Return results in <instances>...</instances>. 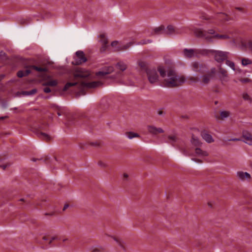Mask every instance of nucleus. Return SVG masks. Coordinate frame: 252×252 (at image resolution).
<instances>
[{
    "label": "nucleus",
    "mask_w": 252,
    "mask_h": 252,
    "mask_svg": "<svg viewBox=\"0 0 252 252\" xmlns=\"http://www.w3.org/2000/svg\"><path fill=\"white\" fill-rule=\"evenodd\" d=\"M114 240L118 244V245L122 249H125L124 243V242L120 239L117 238H114Z\"/></svg>",
    "instance_id": "e433bc0d"
},
{
    "label": "nucleus",
    "mask_w": 252,
    "mask_h": 252,
    "mask_svg": "<svg viewBox=\"0 0 252 252\" xmlns=\"http://www.w3.org/2000/svg\"><path fill=\"white\" fill-rule=\"evenodd\" d=\"M154 32L155 33L157 34H160L162 33L164 34V26H160L154 29Z\"/></svg>",
    "instance_id": "7c9ffc66"
},
{
    "label": "nucleus",
    "mask_w": 252,
    "mask_h": 252,
    "mask_svg": "<svg viewBox=\"0 0 252 252\" xmlns=\"http://www.w3.org/2000/svg\"><path fill=\"white\" fill-rule=\"evenodd\" d=\"M195 155L200 157H205L208 156V153L207 151H203L199 148H196L195 150Z\"/></svg>",
    "instance_id": "6ab92c4d"
},
{
    "label": "nucleus",
    "mask_w": 252,
    "mask_h": 252,
    "mask_svg": "<svg viewBox=\"0 0 252 252\" xmlns=\"http://www.w3.org/2000/svg\"><path fill=\"white\" fill-rule=\"evenodd\" d=\"M220 36H221V34H219V33L216 32L215 34L213 37V38H216V39H220Z\"/></svg>",
    "instance_id": "79ce46f5"
},
{
    "label": "nucleus",
    "mask_w": 252,
    "mask_h": 252,
    "mask_svg": "<svg viewBox=\"0 0 252 252\" xmlns=\"http://www.w3.org/2000/svg\"><path fill=\"white\" fill-rule=\"evenodd\" d=\"M31 73L30 69L27 68L25 70H20L17 72V76L20 77H23L25 76L28 75Z\"/></svg>",
    "instance_id": "4be33fe9"
},
{
    "label": "nucleus",
    "mask_w": 252,
    "mask_h": 252,
    "mask_svg": "<svg viewBox=\"0 0 252 252\" xmlns=\"http://www.w3.org/2000/svg\"><path fill=\"white\" fill-rule=\"evenodd\" d=\"M168 143H170L171 144H173L177 140V138L175 136H169L168 137Z\"/></svg>",
    "instance_id": "c9c22d12"
},
{
    "label": "nucleus",
    "mask_w": 252,
    "mask_h": 252,
    "mask_svg": "<svg viewBox=\"0 0 252 252\" xmlns=\"http://www.w3.org/2000/svg\"><path fill=\"white\" fill-rule=\"evenodd\" d=\"M216 74V69L215 67H212L210 70H207V71L199 77L198 75L190 76L188 77V79L191 83H199L201 85H207L215 77Z\"/></svg>",
    "instance_id": "f03ea898"
},
{
    "label": "nucleus",
    "mask_w": 252,
    "mask_h": 252,
    "mask_svg": "<svg viewBox=\"0 0 252 252\" xmlns=\"http://www.w3.org/2000/svg\"><path fill=\"white\" fill-rule=\"evenodd\" d=\"M22 94L24 95H29V91H23L22 92Z\"/></svg>",
    "instance_id": "de8ad7c7"
},
{
    "label": "nucleus",
    "mask_w": 252,
    "mask_h": 252,
    "mask_svg": "<svg viewBox=\"0 0 252 252\" xmlns=\"http://www.w3.org/2000/svg\"><path fill=\"white\" fill-rule=\"evenodd\" d=\"M215 5H216V6L217 7H219V5H218V3H215Z\"/></svg>",
    "instance_id": "13d9d810"
},
{
    "label": "nucleus",
    "mask_w": 252,
    "mask_h": 252,
    "mask_svg": "<svg viewBox=\"0 0 252 252\" xmlns=\"http://www.w3.org/2000/svg\"><path fill=\"white\" fill-rule=\"evenodd\" d=\"M158 114L160 116L162 115L163 114V112L161 110H158Z\"/></svg>",
    "instance_id": "09e8293b"
},
{
    "label": "nucleus",
    "mask_w": 252,
    "mask_h": 252,
    "mask_svg": "<svg viewBox=\"0 0 252 252\" xmlns=\"http://www.w3.org/2000/svg\"><path fill=\"white\" fill-rule=\"evenodd\" d=\"M37 92V90L36 89H33L31 91H29V95H32L35 94Z\"/></svg>",
    "instance_id": "a19ab883"
},
{
    "label": "nucleus",
    "mask_w": 252,
    "mask_h": 252,
    "mask_svg": "<svg viewBox=\"0 0 252 252\" xmlns=\"http://www.w3.org/2000/svg\"><path fill=\"white\" fill-rule=\"evenodd\" d=\"M37 134L40 138H42L43 140H50L51 139L50 136L47 134V133L40 132H38Z\"/></svg>",
    "instance_id": "a878e982"
},
{
    "label": "nucleus",
    "mask_w": 252,
    "mask_h": 252,
    "mask_svg": "<svg viewBox=\"0 0 252 252\" xmlns=\"http://www.w3.org/2000/svg\"><path fill=\"white\" fill-rule=\"evenodd\" d=\"M148 132L153 134L157 135L158 133L164 132V130L161 127H157L154 126H147Z\"/></svg>",
    "instance_id": "4468645a"
},
{
    "label": "nucleus",
    "mask_w": 252,
    "mask_h": 252,
    "mask_svg": "<svg viewBox=\"0 0 252 252\" xmlns=\"http://www.w3.org/2000/svg\"><path fill=\"white\" fill-rule=\"evenodd\" d=\"M9 164L8 163L5 164L4 165H1L0 167L2 168L3 170L5 169L7 167L9 166Z\"/></svg>",
    "instance_id": "a18cd8bd"
},
{
    "label": "nucleus",
    "mask_w": 252,
    "mask_h": 252,
    "mask_svg": "<svg viewBox=\"0 0 252 252\" xmlns=\"http://www.w3.org/2000/svg\"><path fill=\"white\" fill-rule=\"evenodd\" d=\"M116 68L119 70L120 71H117L116 74V77L120 76L122 75V72L125 71L127 68V65L123 62H120L116 64Z\"/></svg>",
    "instance_id": "ddd939ff"
},
{
    "label": "nucleus",
    "mask_w": 252,
    "mask_h": 252,
    "mask_svg": "<svg viewBox=\"0 0 252 252\" xmlns=\"http://www.w3.org/2000/svg\"><path fill=\"white\" fill-rule=\"evenodd\" d=\"M200 18L205 20H210V23L218 26L220 25L221 23L229 20L228 16L223 12L214 13V14L211 16L203 13L200 16Z\"/></svg>",
    "instance_id": "20e7f679"
},
{
    "label": "nucleus",
    "mask_w": 252,
    "mask_h": 252,
    "mask_svg": "<svg viewBox=\"0 0 252 252\" xmlns=\"http://www.w3.org/2000/svg\"><path fill=\"white\" fill-rule=\"evenodd\" d=\"M231 37L227 34H221L220 39L221 40H227L230 39Z\"/></svg>",
    "instance_id": "4c0bfd02"
},
{
    "label": "nucleus",
    "mask_w": 252,
    "mask_h": 252,
    "mask_svg": "<svg viewBox=\"0 0 252 252\" xmlns=\"http://www.w3.org/2000/svg\"><path fill=\"white\" fill-rule=\"evenodd\" d=\"M180 32L172 26L169 25L166 28L164 27L165 34L172 35L179 34Z\"/></svg>",
    "instance_id": "2eb2a0df"
},
{
    "label": "nucleus",
    "mask_w": 252,
    "mask_h": 252,
    "mask_svg": "<svg viewBox=\"0 0 252 252\" xmlns=\"http://www.w3.org/2000/svg\"><path fill=\"white\" fill-rule=\"evenodd\" d=\"M130 85H132L133 84L132 83L129 84Z\"/></svg>",
    "instance_id": "052dcab7"
},
{
    "label": "nucleus",
    "mask_w": 252,
    "mask_h": 252,
    "mask_svg": "<svg viewBox=\"0 0 252 252\" xmlns=\"http://www.w3.org/2000/svg\"><path fill=\"white\" fill-rule=\"evenodd\" d=\"M214 29H211L207 31H204L201 29L196 28L194 30V33L198 37H201L205 39L208 41H213V37L216 33Z\"/></svg>",
    "instance_id": "39448f33"
},
{
    "label": "nucleus",
    "mask_w": 252,
    "mask_h": 252,
    "mask_svg": "<svg viewBox=\"0 0 252 252\" xmlns=\"http://www.w3.org/2000/svg\"><path fill=\"white\" fill-rule=\"evenodd\" d=\"M152 41L151 40L148 39V40H143L141 42L140 44H145L149 43H151Z\"/></svg>",
    "instance_id": "ea45409f"
},
{
    "label": "nucleus",
    "mask_w": 252,
    "mask_h": 252,
    "mask_svg": "<svg viewBox=\"0 0 252 252\" xmlns=\"http://www.w3.org/2000/svg\"><path fill=\"white\" fill-rule=\"evenodd\" d=\"M184 54L186 57L190 58L194 56L195 51L193 49H185Z\"/></svg>",
    "instance_id": "412c9836"
},
{
    "label": "nucleus",
    "mask_w": 252,
    "mask_h": 252,
    "mask_svg": "<svg viewBox=\"0 0 252 252\" xmlns=\"http://www.w3.org/2000/svg\"><path fill=\"white\" fill-rule=\"evenodd\" d=\"M69 205L68 204H65L63 208V210H65L66 209H67Z\"/></svg>",
    "instance_id": "8fccbe9b"
},
{
    "label": "nucleus",
    "mask_w": 252,
    "mask_h": 252,
    "mask_svg": "<svg viewBox=\"0 0 252 252\" xmlns=\"http://www.w3.org/2000/svg\"><path fill=\"white\" fill-rule=\"evenodd\" d=\"M230 116V112L228 111L223 110L220 112V116L221 120H225Z\"/></svg>",
    "instance_id": "393cba45"
},
{
    "label": "nucleus",
    "mask_w": 252,
    "mask_h": 252,
    "mask_svg": "<svg viewBox=\"0 0 252 252\" xmlns=\"http://www.w3.org/2000/svg\"><path fill=\"white\" fill-rule=\"evenodd\" d=\"M124 177L126 179L128 177V175L127 174H124Z\"/></svg>",
    "instance_id": "3c124183"
},
{
    "label": "nucleus",
    "mask_w": 252,
    "mask_h": 252,
    "mask_svg": "<svg viewBox=\"0 0 252 252\" xmlns=\"http://www.w3.org/2000/svg\"><path fill=\"white\" fill-rule=\"evenodd\" d=\"M42 239L44 241H48L49 244H51L52 242L55 240H59V238L57 236H53L50 238H49L48 237L45 236L43 237Z\"/></svg>",
    "instance_id": "cd10ccee"
},
{
    "label": "nucleus",
    "mask_w": 252,
    "mask_h": 252,
    "mask_svg": "<svg viewBox=\"0 0 252 252\" xmlns=\"http://www.w3.org/2000/svg\"><path fill=\"white\" fill-rule=\"evenodd\" d=\"M57 114L59 116L63 115L64 114V110L63 108H59L58 109Z\"/></svg>",
    "instance_id": "58836bf2"
},
{
    "label": "nucleus",
    "mask_w": 252,
    "mask_h": 252,
    "mask_svg": "<svg viewBox=\"0 0 252 252\" xmlns=\"http://www.w3.org/2000/svg\"><path fill=\"white\" fill-rule=\"evenodd\" d=\"M74 76L75 78H86L91 76V74L88 70L84 68H78L75 70Z\"/></svg>",
    "instance_id": "9d476101"
},
{
    "label": "nucleus",
    "mask_w": 252,
    "mask_h": 252,
    "mask_svg": "<svg viewBox=\"0 0 252 252\" xmlns=\"http://www.w3.org/2000/svg\"><path fill=\"white\" fill-rule=\"evenodd\" d=\"M37 134L40 138H42L43 140H50L51 139L50 136L47 134V133L40 132H38Z\"/></svg>",
    "instance_id": "bb28decb"
},
{
    "label": "nucleus",
    "mask_w": 252,
    "mask_h": 252,
    "mask_svg": "<svg viewBox=\"0 0 252 252\" xmlns=\"http://www.w3.org/2000/svg\"><path fill=\"white\" fill-rule=\"evenodd\" d=\"M241 63L242 65L245 66L251 64L252 63V61L248 58H243L242 59Z\"/></svg>",
    "instance_id": "2f4dec72"
},
{
    "label": "nucleus",
    "mask_w": 252,
    "mask_h": 252,
    "mask_svg": "<svg viewBox=\"0 0 252 252\" xmlns=\"http://www.w3.org/2000/svg\"><path fill=\"white\" fill-rule=\"evenodd\" d=\"M237 177L241 180L246 179H249L251 178V175L247 172H244L242 171L238 172L237 173Z\"/></svg>",
    "instance_id": "a211bd4d"
},
{
    "label": "nucleus",
    "mask_w": 252,
    "mask_h": 252,
    "mask_svg": "<svg viewBox=\"0 0 252 252\" xmlns=\"http://www.w3.org/2000/svg\"><path fill=\"white\" fill-rule=\"evenodd\" d=\"M232 140H233V141H237V140H238V139H237V138H234V139H232Z\"/></svg>",
    "instance_id": "5fc2aeb1"
},
{
    "label": "nucleus",
    "mask_w": 252,
    "mask_h": 252,
    "mask_svg": "<svg viewBox=\"0 0 252 252\" xmlns=\"http://www.w3.org/2000/svg\"><path fill=\"white\" fill-rule=\"evenodd\" d=\"M4 118H5V117H0V119L2 120V119H4Z\"/></svg>",
    "instance_id": "4d7b16f0"
},
{
    "label": "nucleus",
    "mask_w": 252,
    "mask_h": 252,
    "mask_svg": "<svg viewBox=\"0 0 252 252\" xmlns=\"http://www.w3.org/2000/svg\"><path fill=\"white\" fill-rule=\"evenodd\" d=\"M226 64L229 66L233 70L235 71L236 70L235 69V65L234 62L226 60L225 62Z\"/></svg>",
    "instance_id": "473e14b6"
},
{
    "label": "nucleus",
    "mask_w": 252,
    "mask_h": 252,
    "mask_svg": "<svg viewBox=\"0 0 252 252\" xmlns=\"http://www.w3.org/2000/svg\"><path fill=\"white\" fill-rule=\"evenodd\" d=\"M131 43L130 42L126 45H120L117 41H114L111 43V46L114 48L115 51H119L125 50L128 48Z\"/></svg>",
    "instance_id": "9b49d317"
},
{
    "label": "nucleus",
    "mask_w": 252,
    "mask_h": 252,
    "mask_svg": "<svg viewBox=\"0 0 252 252\" xmlns=\"http://www.w3.org/2000/svg\"><path fill=\"white\" fill-rule=\"evenodd\" d=\"M191 143L193 145L196 147L200 146L202 144V143L200 140L197 137L194 136H192L191 140Z\"/></svg>",
    "instance_id": "b1692460"
},
{
    "label": "nucleus",
    "mask_w": 252,
    "mask_h": 252,
    "mask_svg": "<svg viewBox=\"0 0 252 252\" xmlns=\"http://www.w3.org/2000/svg\"><path fill=\"white\" fill-rule=\"evenodd\" d=\"M248 48L252 50V41H250L248 43Z\"/></svg>",
    "instance_id": "49530a36"
},
{
    "label": "nucleus",
    "mask_w": 252,
    "mask_h": 252,
    "mask_svg": "<svg viewBox=\"0 0 252 252\" xmlns=\"http://www.w3.org/2000/svg\"><path fill=\"white\" fill-rule=\"evenodd\" d=\"M243 98L249 103H251L252 98L247 93H244L242 95Z\"/></svg>",
    "instance_id": "f704fd0d"
},
{
    "label": "nucleus",
    "mask_w": 252,
    "mask_h": 252,
    "mask_svg": "<svg viewBox=\"0 0 252 252\" xmlns=\"http://www.w3.org/2000/svg\"><path fill=\"white\" fill-rule=\"evenodd\" d=\"M219 76L222 80H226V79L228 76L227 71L223 68H220Z\"/></svg>",
    "instance_id": "aec40b11"
},
{
    "label": "nucleus",
    "mask_w": 252,
    "mask_h": 252,
    "mask_svg": "<svg viewBox=\"0 0 252 252\" xmlns=\"http://www.w3.org/2000/svg\"><path fill=\"white\" fill-rule=\"evenodd\" d=\"M87 61V59L85 57L84 53L82 51H78L75 53V56L74 57V60L72 63L74 64H80L84 63Z\"/></svg>",
    "instance_id": "6e6552de"
},
{
    "label": "nucleus",
    "mask_w": 252,
    "mask_h": 252,
    "mask_svg": "<svg viewBox=\"0 0 252 252\" xmlns=\"http://www.w3.org/2000/svg\"><path fill=\"white\" fill-rule=\"evenodd\" d=\"M125 135L129 139H131L135 137H139L140 136L137 133L133 132H126Z\"/></svg>",
    "instance_id": "c756f323"
},
{
    "label": "nucleus",
    "mask_w": 252,
    "mask_h": 252,
    "mask_svg": "<svg viewBox=\"0 0 252 252\" xmlns=\"http://www.w3.org/2000/svg\"><path fill=\"white\" fill-rule=\"evenodd\" d=\"M215 60L218 63H221L226 60L229 52H223L221 51H213Z\"/></svg>",
    "instance_id": "1a4fd4ad"
},
{
    "label": "nucleus",
    "mask_w": 252,
    "mask_h": 252,
    "mask_svg": "<svg viewBox=\"0 0 252 252\" xmlns=\"http://www.w3.org/2000/svg\"><path fill=\"white\" fill-rule=\"evenodd\" d=\"M100 38H101V39H100V41L101 42L102 45L101 50L102 51H104L106 48V45L107 44V38L105 37V36L103 35H101Z\"/></svg>",
    "instance_id": "5701e85b"
},
{
    "label": "nucleus",
    "mask_w": 252,
    "mask_h": 252,
    "mask_svg": "<svg viewBox=\"0 0 252 252\" xmlns=\"http://www.w3.org/2000/svg\"><path fill=\"white\" fill-rule=\"evenodd\" d=\"M68 239L67 238H66V239H63V242H66V241H68Z\"/></svg>",
    "instance_id": "864d4df0"
},
{
    "label": "nucleus",
    "mask_w": 252,
    "mask_h": 252,
    "mask_svg": "<svg viewBox=\"0 0 252 252\" xmlns=\"http://www.w3.org/2000/svg\"><path fill=\"white\" fill-rule=\"evenodd\" d=\"M58 84L57 80H50L43 84V86H56Z\"/></svg>",
    "instance_id": "c85d7f7f"
},
{
    "label": "nucleus",
    "mask_w": 252,
    "mask_h": 252,
    "mask_svg": "<svg viewBox=\"0 0 252 252\" xmlns=\"http://www.w3.org/2000/svg\"><path fill=\"white\" fill-rule=\"evenodd\" d=\"M158 71L162 80L161 86L167 87H177L186 82V78L183 76L178 75L172 69L166 71L162 66L158 67Z\"/></svg>",
    "instance_id": "f257e3e1"
},
{
    "label": "nucleus",
    "mask_w": 252,
    "mask_h": 252,
    "mask_svg": "<svg viewBox=\"0 0 252 252\" xmlns=\"http://www.w3.org/2000/svg\"><path fill=\"white\" fill-rule=\"evenodd\" d=\"M243 137L245 143L249 145H252V135L249 132L243 133Z\"/></svg>",
    "instance_id": "f3484780"
},
{
    "label": "nucleus",
    "mask_w": 252,
    "mask_h": 252,
    "mask_svg": "<svg viewBox=\"0 0 252 252\" xmlns=\"http://www.w3.org/2000/svg\"><path fill=\"white\" fill-rule=\"evenodd\" d=\"M114 71V67L112 66H107L104 67L101 71L96 73L97 76H104L106 74H110Z\"/></svg>",
    "instance_id": "f8f14e48"
},
{
    "label": "nucleus",
    "mask_w": 252,
    "mask_h": 252,
    "mask_svg": "<svg viewBox=\"0 0 252 252\" xmlns=\"http://www.w3.org/2000/svg\"><path fill=\"white\" fill-rule=\"evenodd\" d=\"M101 85L102 83L99 81H94L89 83L81 82V83H78L77 82H68L65 84L63 90L65 91L70 87L77 85L80 90L77 92L76 95L77 96H79L81 95L85 94V93L84 92L85 89L95 88L101 86Z\"/></svg>",
    "instance_id": "7ed1b4c3"
},
{
    "label": "nucleus",
    "mask_w": 252,
    "mask_h": 252,
    "mask_svg": "<svg viewBox=\"0 0 252 252\" xmlns=\"http://www.w3.org/2000/svg\"><path fill=\"white\" fill-rule=\"evenodd\" d=\"M191 71L198 74H204L208 70V67L205 64L198 62H193L190 64Z\"/></svg>",
    "instance_id": "0eeeda50"
},
{
    "label": "nucleus",
    "mask_w": 252,
    "mask_h": 252,
    "mask_svg": "<svg viewBox=\"0 0 252 252\" xmlns=\"http://www.w3.org/2000/svg\"><path fill=\"white\" fill-rule=\"evenodd\" d=\"M30 67L31 68H33L39 72H44L46 70V69L45 68L38 67L35 65H32Z\"/></svg>",
    "instance_id": "72a5a7b5"
},
{
    "label": "nucleus",
    "mask_w": 252,
    "mask_h": 252,
    "mask_svg": "<svg viewBox=\"0 0 252 252\" xmlns=\"http://www.w3.org/2000/svg\"><path fill=\"white\" fill-rule=\"evenodd\" d=\"M158 69H148L146 70L147 76L148 81L151 84H157L159 82V76L158 74Z\"/></svg>",
    "instance_id": "423d86ee"
},
{
    "label": "nucleus",
    "mask_w": 252,
    "mask_h": 252,
    "mask_svg": "<svg viewBox=\"0 0 252 252\" xmlns=\"http://www.w3.org/2000/svg\"><path fill=\"white\" fill-rule=\"evenodd\" d=\"M192 159L193 160H194V161H196V160L195 159L192 158Z\"/></svg>",
    "instance_id": "bf43d9fd"
},
{
    "label": "nucleus",
    "mask_w": 252,
    "mask_h": 252,
    "mask_svg": "<svg viewBox=\"0 0 252 252\" xmlns=\"http://www.w3.org/2000/svg\"><path fill=\"white\" fill-rule=\"evenodd\" d=\"M139 65H140L141 67H143V65L142 63H139Z\"/></svg>",
    "instance_id": "6e6d98bb"
},
{
    "label": "nucleus",
    "mask_w": 252,
    "mask_h": 252,
    "mask_svg": "<svg viewBox=\"0 0 252 252\" xmlns=\"http://www.w3.org/2000/svg\"><path fill=\"white\" fill-rule=\"evenodd\" d=\"M43 91L46 93H49L51 92V89L49 87H46L43 89Z\"/></svg>",
    "instance_id": "c03bdc74"
},
{
    "label": "nucleus",
    "mask_w": 252,
    "mask_h": 252,
    "mask_svg": "<svg viewBox=\"0 0 252 252\" xmlns=\"http://www.w3.org/2000/svg\"><path fill=\"white\" fill-rule=\"evenodd\" d=\"M5 55V53L3 52H0V56H2V55Z\"/></svg>",
    "instance_id": "603ef678"
},
{
    "label": "nucleus",
    "mask_w": 252,
    "mask_h": 252,
    "mask_svg": "<svg viewBox=\"0 0 252 252\" xmlns=\"http://www.w3.org/2000/svg\"><path fill=\"white\" fill-rule=\"evenodd\" d=\"M201 135L202 138L208 143H211L214 141L212 135L205 131H202Z\"/></svg>",
    "instance_id": "dca6fc26"
},
{
    "label": "nucleus",
    "mask_w": 252,
    "mask_h": 252,
    "mask_svg": "<svg viewBox=\"0 0 252 252\" xmlns=\"http://www.w3.org/2000/svg\"><path fill=\"white\" fill-rule=\"evenodd\" d=\"M240 81L242 83H248L251 82V80L249 78H244L241 79Z\"/></svg>",
    "instance_id": "37998d69"
}]
</instances>
